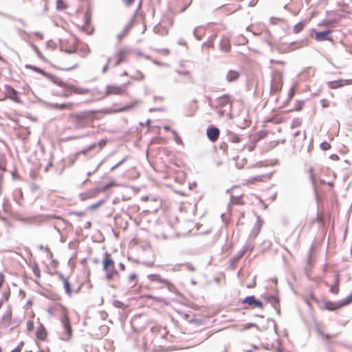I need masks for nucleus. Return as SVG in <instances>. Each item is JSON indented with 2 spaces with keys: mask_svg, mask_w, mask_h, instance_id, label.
I'll return each mask as SVG.
<instances>
[{
  "mask_svg": "<svg viewBox=\"0 0 352 352\" xmlns=\"http://www.w3.org/2000/svg\"><path fill=\"white\" fill-rule=\"evenodd\" d=\"M305 25V21H300L299 23H298L297 24H296L294 27V29H293V31L294 33L296 34H298L299 33L300 31L302 30V29L304 28Z\"/></svg>",
  "mask_w": 352,
  "mask_h": 352,
  "instance_id": "obj_22",
  "label": "nucleus"
},
{
  "mask_svg": "<svg viewBox=\"0 0 352 352\" xmlns=\"http://www.w3.org/2000/svg\"><path fill=\"white\" fill-rule=\"evenodd\" d=\"M175 141L177 144H179L182 143V140L179 135H175Z\"/></svg>",
  "mask_w": 352,
  "mask_h": 352,
  "instance_id": "obj_48",
  "label": "nucleus"
},
{
  "mask_svg": "<svg viewBox=\"0 0 352 352\" xmlns=\"http://www.w3.org/2000/svg\"><path fill=\"white\" fill-rule=\"evenodd\" d=\"M177 73L179 74V75H182V76H190V72L188 71H178Z\"/></svg>",
  "mask_w": 352,
  "mask_h": 352,
  "instance_id": "obj_49",
  "label": "nucleus"
},
{
  "mask_svg": "<svg viewBox=\"0 0 352 352\" xmlns=\"http://www.w3.org/2000/svg\"><path fill=\"white\" fill-rule=\"evenodd\" d=\"M50 105L55 109H61V110H63L65 109H70L72 107V104L70 102L69 103H62V104L52 103Z\"/></svg>",
  "mask_w": 352,
  "mask_h": 352,
  "instance_id": "obj_21",
  "label": "nucleus"
},
{
  "mask_svg": "<svg viewBox=\"0 0 352 352\" xmlns=\"http://www.w3.org/2000/svg\"><path fill=\"white\" fill-rule=\"evenodd\" d=\"M211 46H212V43L210 42H205L202 44V47H210Z\"/></svg>",
  "mask_w": 352,
  "mask_h": 352,
  "instance_id": "obj_50",
  "label": "nucleus"
},
{
  "mask_svg": "<svg viewBox=\"0 0 352 352\" xmlns=\"http://www.w3.org/2000/svg\"><path fill=\"white\" fill-rule=\"evenodd\" d=\"M3 281H4V276L3 274L0 273V287H1Z\"/></svg>",
  "mask_w": 352,
  "mask_h": 352,
  "instance_id": "obj_54",
  "label": "nucleus"
},
{
  "mask_svg": "<svg viewBox=\"0 0 352 352\" xmlns=\"http://www.w3.org/2000/svg\"><path fill=\"white\" fill-rule=\"evenodd\" d=\"M219 129L216 126H210L208 128L206 131L208 138L212 142H215L217 140L219 136Z\"/></svg>",
  "mask_w": 352,
  "mask_h": 352,
  "instance_id": "obj_11",
  "label": "nucleus"
},
{
  "mask_svg": "<svg viewBox=\"0 0 352 352\" xmlns=\"http://www.w3.org/2000/svg\"><path fill=\"white\" fill-rule=\"evenodd\" d=\"M77 67H78V64L76 63L73 66L67 67V68H64L63 69V68H60V67H56V68L58 69H60V70L71 71V70L74 69H76Z\"/></svg>",
  "mask_w": 352,
  "mask_h": 352,
  "instance_id": "obj_40",
  "label": "nucleus"
},
{
  "mask_svg": "<svg viewBox=\"0 0 352 352\" xmlns=\"http://www.w3.org/2000/svg\"><path fill=\"white\" fill-rule=\"evenodd\" d=\"M231 45L229 41L226 38H223L220 41L219 49L222 52H228L230 50Z\"/></svg>",
  "mask_w": 352,
  "mask_h": 352,
  "instance_id": "obj_17",
  "label": "nucleus"
},
{
  "mask_svg": "<svg viewBox=\"0 0 352 352\" xmlns=\"http://www.w3.org/2000/svg\"><path fill=\"white\" fill-rule=\"evenodd\" d=\"M113 60V57H109L107 59V62L105 65L103 67L102 69V72L103 74L106 73L109 69V64Z\"/></svg>",
  "mask_w": 352,
  "mask_h": 352,
  "instance_id": "obj_30",
  "label": "nucleus"
},
{
  "mask_svg": "<svg viewBox=\"0 0 352 352\" xmlns=\"http://www.w3.org/2000/svg\"><path fill=\"white\" fill-rule=\"evenodd\" d=\"M35 35L40 37V38H43V34L41 32H35Z\"/></svg>",
  "mask_w": 352,
  "mask_h": 352,
  "instance_id": "obj_64",
  "label": "nucleus"
},
{
  "mask_svg": "<svg viewBox=\"0 0 352 352\" xmlns=\"http://www.w3.org/2000/svg\"><path fill=\"white\" fill-rule=\"evenodd\" d=\"M193 34L197 40H201L203 33H200L198 28H195L193 31Z\"/></svg>",
  "mask_w": 352,
  "mask_h": 352,
  "instance_id": "obj_33",
  "label": "nucleus"
},
{
  "mask_svg": "<svg viewBox=\"0 0 352 352\" xmlns=\"http://www.w3.org/2000/svg\"><path fill=\"white\" fill-rule=\"evenodd\" d=\"M147 277L151 281H155L158 278V274H148Z\"/></svg>",
  "mask_w": 352,
  "mask_h": 352,
  "instance_id": "obj_45",
  "label": "nucleus"
},
{
  "mask_svg": "<svg viewBox=\"0 0 352 352\" xmlns=\"http://www.w3.org/2000/svg\"><path fill=\"white\" fill-rule=\"evenodd\" d=\"M242 305H248V307L245 306V309H248L249 307H260L262 308L263 307V304L261 300H257L254 296H248L245 298H243L241 301Z\"/></svg>",
  "mask_w": 352,
  "mask_h": 352,
  "instance_id": "obj_7",
  "label": "nucleus"
},
{
  "mask_svg": "<svg viewBox=\"0 0 352 352\" xmlns=\"http://www.w3.org/2000/svg\"><path fill=\"white\" fill-rule=\"evenodd\" d=\"M32 271L34 274V275L37 277V278H40L41 276V274H40V270H39V267H38L37 265H33L32 267Z\"/></svg>",
  "mask_w": 352,
  "mask_h": 352,
  "instance_id": "obj_32",
  "label": "nucleus"
},
{
  "mask_svg": "<svg viewBox=\"0 0 352 352\" xmlns=\"http://www.w3.org/2000/svg\"><path fill=\"white\" fill-rule=\"evenodd\" d=\"M318 333L321 336H322L323 338H326V339H330L331 338V336L329 335V334H325L324 332L322 331V330L320 329H318L317 330Z\"/></svg>",
  "mask_w": 352,
  "mask_h": 352,
  "instance_id": "obj_41",
  "label": "nucleus"
},
{
  "mask_svg": "<svg viewBox=\"0 0 352 352\" xmlns=\"http://www.w3.org/2000/svg\"><path fill=\"white\" fill-rule=\"evenodd\" d=\"M239 77V73L234 70H229L226 74V80L228 82H232L237 80Z\"/></svg>",
  "mask_w": 352,
  "mask_h": 352,
  "instance_id": "obj_18",
  "label": "nucleus"
},
{
  "mask_svg": "<svg viewBox=\"0 0 352 352\" xmlns=\"http://www.w3.org/2000/svg\"><path fill=\"white\" fill-rule=\"evenodd\" d=\"M308 43H309L308 38H304V39H302L300 41L290 43L289 48L291 50L300 49V48L307 46Z\"/></svg>",
  "mask_w": 352,
  "mask_h": 352,
  "instance_id": "obj_12",
  "label": "nucleus"
},
{
  "mask_svg": "<svg viewBox=\"0 0 352 352\" xmlns=\"http://www.w3.org/2000/svg\"><path fill=\"white\" fill-rule=\"evenodd\" d=\"M61 323L64 330V333L61 335V339L67 341L71 338L72 336V330L70 325L69 316L66 313L64 314L63 318H61Z\"/></svg>",
  "mask_w": 352,
  "mask_h": 352,
  "instance_id": "obj_5",
  "label": "nucleus"
},
{
  "mask_svg": "<svg viewBox=\"0 0 352 352\" xmlns=\"http://www.w3.org/2000/svg\"><path fill=\"white\" fill-rule=\"evenodd\" d=\"M339 282H340V275H339V274H337L335 277V285H337L339 286Z\"/></svg>",
  "mask_w": 352,
  "mask_h": 352,
  "instance_id": "obj_51",
  "label": "nucleus"
},
{
  "mask_svg": "<svg viewBox=\"0 0 352 352\" xmlns=\"http://www.w3.org/2000/svg\"><path fill=\"white\" fill-rule=\"evenodd\" d=\"M36 336H37L38 338L43 340L45 338V336H46V331H45V330L43 328H42L40 330H38L36 331Z\"/></svg>",
  "mask_w": 352,
  "mask_h": 352,
  "instance_id": "obj_27",
  "label": "nucleus"
},
{
  "mask_svg": "<svg viewBox=\"0 0 352 352\" xmlns=\"http://www.w3.org/2000/svg\"><path fill=\"white\" fill-rule=\"evenodd\" d=\"M330 158L333 160H338L339 159V157L336 154H332L330 156Z\"/></svg>",
  "mask_w": 352,
  "mask_h": 352,
  "instance_id": "obj_56",
  "label": "nucleus"
},
{
  "mask_svg": "<svg viewBox=\"0 0 352 352\" xmlns=\"http://www.w3.org/2000/svg\"><path fill=\"white\" fill-rule=\"evenodd\" d=\"M114 185V183L113 182H111V183H109L107 184H106L104 186V189H107L108 188L111 187V186H113Z\"/></svg>",
  "mask_w": 352,
  "mask_h": 352,
  "instance_id": "obj_58",
  "label": "nucleus"
},
{
  "mask_svg": "<svg viewBox=\"0 0 352 352\" xmlns=\"http://www.w3.org/2000/svg\"><path fill=\"white\" fill-rule=\"evenodd\" d=\"M127 160V157H124L122 160H120L119 162H118L116 164H115L111 168V171L114 170L117 168H118L120 165H122L124 162H126Z\"/></svg>",
  "mask_w": 352,
  "mask_h": 352,
  "instance_id": "obj_31",
  "label": "nucleus"
},
{
  "mask_svg": "<svg viewBox=\"0 0 352 352\" xmlns=\"http://www.w3.org/2000/svg\"><path fill=\"white\" fill-rule=\"evenodd\" d=\"M139 102L138 101H136L133 103H131L130 104H128V105H125L122 108L120 109H118V110H116L114 111V112H120V111H128L131 109H132L134 106H135L137 104H138Z\"/></svg>",
  "mask_w": 352,
  "mask_h": 352,
  "instance_id": "obj_26",
  "label": "nucleus"
},
{
  "mask_svg": "<svg viewBox=\"0 0 352 352\" xmlns=\"http://www.w3.org/2000/svg\"><path fill=\"white\" fill-rule=\"evenodd\" d=\"M136 74L137 75L132 76L131 78L136 80H143L144 79V75L140 71H137Z\"/></svg>",
  "mask_w": 352,
  "mask_h": 352,
  "instance_id": "obj_29",
  "label": "nucleus"
},
{
  "mask_svg": "<svg viewBox=\"0 0 352 352\" xmlns=\"http://www.w3.org/2000/svg\"><path fill=\"white\" fill-rule=\"evenodd\" d=\"M300 123V122L298 120L294 121V123L292 124V127H294L296 125H298Z\"/></svg>",
  "mask_w": 352,
  "mask_h": 352,
  "instance_id": "obj_63",
  "label": "nucleus"
},
{
  "mask_svg": "<svg viewBox=\"0 0 352 352\" xmlns=\"http://www.w3.org/2000/svg\"><path fill=\"white\" fill-rule=\"evenodd\" d=\"M294 94V89L292 88L289 93V98H292Z\"/></svg>",
  "mask_w": 352,
  "mask_h": 352,
  "instance_id": "obj_59",
  "label": "nucleus"
},
{
  "mask_svg": "<svg viewBox=\"0 0 352 352\" xmlns=\"http://www.w3.org/2000/svg\"><path fill=\"white\" fill-rule=\"evenodd\" d=\"M118 266H119V268L120 269V270L124 271L125 270V265L124 263H120Z\"/></svg>",
  "mask_w": 352,
  "mask_h": 352,
  "instance_id": "obj_57",
  "label": "nucleus"
},
{
  "mask_svg": "<svg viewBox=\"0 0 352 352\" xmlns=\"http://www.w3.org/2000/svg\"><path fill=\"white\" fill-rule=\"evenodd\" d=\"M94 111H83L69 115V120L75 129H81L91 125L94 119Z\"/></svg>",
  "mask_w": 352,
  "mask_h": 352,
  "instance_id": "obj_1",
  "label": "nucleus"
},
{
  "mask_svg": "<svg viewBox=\"0 0 352 352\" xmlns=\"http://www.w3.org/2000/svg\"><path fill=\"white\" fill-rule=\"evenodd\" d=\"M256 324L254 323H246L243 325V330L250 329L253 327H256Z\"/></svg>",
  "mask_w": 352,
  "mask_h": 352,
  "instance_id": "obj_43",
  "label": "nucleus"
},
{
  "mask_svg": "<svg viewBox=\"0 0 352 352\" xmlns=\"http://www.w3.org/2000/svg\"><path fill=\"white\" fill-rule=\"evenodd\" d=\"M6 96L16 102H20V98L18 92L12 87H8L6 91Z\"/></svg>",
  "mask_w": 352,
  "mask_h": 352,
  "instance_id": "obj_14",
  "label": "nucleus"
},
{
  "mask_svg": "<svg viewBox=\"0 0 352 352\" xmlns=\"http://www.w3.org/2000/svg\"><path fill=\"white\" fill-rule=\"evenodd\" d=\"M31 46H32V47L33 50L34 51V52L36 53V54L37 55V56H38V58H43V56H42L41 52H40V50H38V48L36 45H33V44H32V45H31Z\"/></svg>",
  "mask_w": 352,
  "mask_h": 352,
  "instance_id": "obj_35",
  "label": "nucleus"
},
{
  "mask_svg": "<svg viewBox=\"0 0 352 352\" xmlns=\"http://www.w3.org/2000/svg\"><path fill=\"white\" fill-rule=\"evenodd\" d=\"M270 62L272 63H278V64H283V61H280V60H271Z\"/></svg>",
  "mask_w": 352,
  "mask_h": 352,
  "instance_id": "obj_61",
  "label": "nucleus"
},
{
  "mask_svg": "<svg viewBox=\"0 0 352 352\" xmlns=\"http://www.w3.org/2000/svg\"><path fill=\"white\" fill-rule=\"evenodd\" d=\"M214 106L219 117L227 116L232 118V102L228 95L217 98L214 102Z\"/></svg>",
  "mask_w": 352,
  "mask_h": 352,
  "instance_id": "obj_2",
  "label": "nucleus"
},
{
  "mask_svg": "<svg viewBox=\"0 0 352 352\" xmlns=\"http://www.w3.org/2000/svg\"><path fill=\"white\" fill-rule=\"evenodd\" d=\"M115 305H116V307H117L121 308V307L124 305V304H123L122 302H120V301H116V302H115Z\"/></svg>",
  "mask_w": 352,
  "mask_h": 352,
  "instance_id": "obj_53",
  "label": "nucleus"
},
{
  "mask_svg": "<svg viewBox=\"0 0 352 352\" xmlns=\"http://www.w3.org/2000/svg\"><path fill=\"white\" fill-rule=\"evenodd\" d=\"M330 292L333 294H338L339 292V286L337 285H333L330 289Z\"/></svg>",
  "mask_w": 352,
  "mask_h": 352,
  "instance_id": "obj_39",
  "label": "nucleus"
},
{
  "mask_svg": "<svg viewBox=\"0 0 352 352\" xmlns=\"http://www.w3.org/2000/svg\"><path fill=\"white\" fill-rule=\"evenodd\" d=\"M309 177H310V179L311 181V183H312L313 186L315 187L316 181H315V179H314V171H313V168H310L309 169Z\"/></svg>",
  "mask_w": 352,
  "mask_h": 352,
  "instance_id": "obj_36",
  "label": "nucleus"
},
{
  "mask_svg": "<svg viewBox=\"0 0 352 352\" xmlns=\"http://www.w3.org/2000/svg\"><path fill=\"white\" fill-rule=\"evenodd\" d=\"M282 87L281 78L279 74L274 75L270 82V90L272 92L279 91Z\"/></svg>",
  "mask_w": 352,
  "mask_h": 352,
  "instance_id": "obj_10",
  "label": "nucleus"
},
{
  "mask_svg": "<svg viewBox=\"0 0 352 352\" xmlns=\"http://www.w3.org/2000/svg\"><path fill=\"white\" fill-rule=\"evenodd\" d=\"M331 33L330 30H324L321 32H316L315 34V39L317 41H324L329 40V36Z\"/></svg>",
  "mask_w": 352,
  "mask_h": 352,
  "instance_id": "obj_16",
  "label": "nucleus"
},
{
  "mask_svg": "<svg viewBox=\"0 0 352 352\" xmlns=\"http://www.w3.org/2000/svg\"><path fill=\"white\" fill-rule=\"evenodd\" d=\"M135 19L136 14H133L129 23L124 26L123 30L118 34L117 38L118 42H120L129 34L135 24Z\"/></svg>",
  "mask_w": 352,
  "mask_h": 352,
  "instance_id": "obj_8",
  "label": "nucleus"
},
{
  "mask_svg": "<svg viewBox=\"0 0 352 352\" xmlns=\"http://www.w3.org/2000/svg\"><path fill=\"white\" fill-rule=\"evenodd\" d=\"M348 81H349L348 80H340L329 82L328 86L330 89H336V88L343 86L344 82H348Z\"/></svg>",
  "mask_w": 352,
  "mask_h": 352,
  "instance_id": "obj_20",
  "label": "nucleus"
},
{
  "mask_svg": "<svg viewBox=\"0 0 352 352\" xmlns=\"http://www.w3.org/2000/svg\"><path fill=\"white\" fill-rule=\"evenodd\" d=\"M352 302V293L346 298H344L339 302H331V301H323L322 309H325L329 311H333L338 308H340L344 305H346Z\"/></svg>",
  "mask_w": 352,
  "mask_h": 352,
  "instance_id": "obj_4",
  "label": "nucleus"
},
{
  "mask_svg": "<svg viewBox=\"0 0 352 352\" xmlns=\"http://www.w3.org/2000/svg\"><path fill=\"white\" fill-rule=\"evenodd\" d=\"M177 43L180 45H186V42L182 38L179 39L177 41Z\"/></svg>",
  "mask_w": 352,
  "mask_h": 352,
  "instance_id": "obj_52",
  "label": "nucleus"
},
{
  "mask_svg": "<svg viewBox=\"0 0 352 352\" xmlns=\"http://www.w3.org/2000/svg\"><path fill=\"white\" fill-rule=\"evenodd\" d=\"M103 270L105 273V278L107 280H114L119 277L118 272L115 269L114 261L107 253L102 261Z\"/></svg>",
  "mask_w": 352,
  "mask_h": 352,
  "instance_id": "obj_3",
  "label": "nucleus"
},
{
  "mask_svg": "<svg viewBox=\"0 0 352 352\" xmlns=\"http://www.w3.org/2000/svg\"><path fill=\"white\" fill-rule=\"evenodd\" d=\"M107 143V140H101L100 141L98 142V146H100V147H103Z\"/></svg>",
  "mask_w": 352,
  "mask_h": 352,
  "instance_id": "obj_47",
  "label": "nucleus"
},
{
  "mask_svg": "<svg viewBox=\"0 0 352 352\" xmlns=\"http://www.w3.org/2000/svg\"><path fill=\"white\" fill-rule=\"evenodd\" d=\"M320 147L323 151H327L331 148V146L327 142H323L320 144Z\"/></svg>",
  "mask_w": 352,
  "mask_h": 352,
  "instance_id": "obj_34",
  "label": "nucleus"
},
{
  "mask_svg": "<svg viewBox=\"0 0 352 352\" xmlns=\"http://www.w3.org/2000/svg\"><path fill=\"white\" fill-rule=\"evenodd\" d=\"M156 282H158V283H164L166 285H168L169 284V282L165 279H163L162 278H161L160 276V275H158V278H156Z\"/></svg>",
  "mask_w": 352,
  "mask_h": 352,
  "instance_id": "obj_44",
  "label": "nucleus"
},
{
  "mask_svg": "<svg viewBox=\"0 0 352 352\" xmlns=\"http://www.w3.org/2000/svg\"><path fill=\"white\" fill-rule=\"evenodd\" d=\"M136 279H137V275L135 273H132L129 276V282L133 285V286H135L136 284Z\"/></svg>",
  "mask_w": 352,
  "mask_h": 352,
  "instance_id": "obj_28",
  "label": "nucleus"
},
{
  "mask_svg": "<svg viewBox=\"0 0 352 352\" xmlns=\"http://www.w3.org/2000/svg\"><path fill=\"white\" fill-rule=\"evenodd\" d=\"M245 250H242L238 253V254L234 258V261L237 262L244 255Z\"/></svg>",
  "mask_w": 352,
  "mask_h": 352,
  "instance_id": "obj_38",
  "label": "nucleus"
},
{
  "mask_svg": "<svg viewBox=\"0 0 352 352\" xmlns=\"http://www.w3.org/2000/svg\"><path fill=\"white\" fill-rule=\"evenodd\" d=\"M44 77H45L46 78H47L48 80L52 81L54 84L58 85L60 87L66 88V85L67 84L63 82L62 81V80L60 78H59L58 77H57L54 75L48 74L47 72H46V75H45Z\"/></svg>",
  "mask_w": 352,
  "mask_h": 352,
  "instance_id": "obj_13",
  "label": "nucleus"
},
{
  "mask_svg": "<svg viewBox=\"0 0 352 352\" xmlns=\"http://www.w3.org/2000/svg\"><path fill=\"white\" fill-rule=\"evenodd\" d=\"M66 88L72 90L74 93L76 94H86L89 91V90L87 88L78 87L72 84H67L66 85Z\"/></svg>",
  "mask_w": 352,
  "mask_h": 352,
  "instance_id": "obj_15",
  "label": "nucleus"
},
{
  "mask_svg": "<svg viewBox=\"0 0 352 352\" xmlns=\"http://www.w3.org/2000/svg\"><path fill=\"white\" fill-rule=\"evenodd\" d=\"M25 68L27 69H32L37 73H39L41 74V75H43V76L45 75H46V72H44L43 70H42L41 69H40L39 67H37L34 65H25Z\"/></svg>",
  "mask_w": 352,
  "mask_h": 352,
  "instance_id": "obj_24",
  "label": "nucleus"
},
{
  "mask_svg": "<svg viewBox=\"0 0 352 352\" xmlns=\"http://www.w3.org/2000/svg\"><path fill=\"white\" fill-rule=\"evenodd\" d=\"M228 140L233 143H238L240 142L241 138L239 135L234 133H230L228 134Z\"/></svg>",
  "mask_w": 352,
  "mask_h": 352,
  "instance_id": "obj_23",
  "label": "nucleus"
},
{
  "mask_svg": "<svg viewBox=\"0 0 352 352\" xmlns=\"http://www.w3.org/2000/svg\"><path fill=\"white\" fill-rule=\"evenodd\" d=\"M186 269L189 271H191V272H194L195 270V268L194 266H192L191 264L190 263H187L186 265Z\"/></svg>",
  "mask_w": 352,
  "mask_h": 352,
  "instance_id": "obj_46",
  "label": "nucleus"
},
{
  "mask_svg": "<svg viewBox=\"0 0 352 352\" xmlns=\"http://www.w3.org/2000/svg\"><path fill=\"white\" fill-rule=\"evenodd\" d=\"M70 214H74V215H75L76 217H82L85 216V212L73 211V212H71Z\"/></svg>",
  "mask_w": 352,
  "mask_h": 352,
  "instance_id": "obj_42",
  "label": "nucleus"
},
{
  "mask_svg": "<svg viewBox=\"0 0 352 352\" xmlns=\"http://www.w3.org/2000/svg\"><path fill=\"white\" fill-rule=\"evenodd\" d=\"M126 94V84L122 85H108L106 87L105 96L124 95Z\"/></svg>",
  "mask_w": 352,
  "mask_h": 352,
  "instance_id": "obj_6",
  "label": "nucleus"
},
{
  "mask_svg": "<svg viewBox=\"0 0 352 352\" xmlns=\"http://www.w3.org/2000/svg\"><path fill=\"white\" fill-rule=\"evenodd\" d=\"M96 145H97L96 144H93L90 145L89 146H88L87 150H89V151L94 149V148H96Z\"/></svg>",
  "mask_w": 352,
  "mask_h": 352,
  "instance_id": "obj_60",
  "label": "nucleus"
},
{
  "mask_svg": "<svg viewBox=\"0 0 352 352\" xmlns=\"http://www.w3.org/2000/svg\"><path fill=\"white\" fill-rule=\"evenodd\" d=\"M104 204V201L103 200H101L96 204H91L90 206H89V208L91 210H95L97 208H98L99 206H100L102 204Z\"/></svg>",
  "mask_w": 352,
  "mask_h": 352,
  "instance_id": "obj_37",
  "label": "nucleus"
},
{
  "mask_svg": "<svg viewBox=\"0 0 352 352\" xmlns=\"http://www.w3.org/2000/svg\"><path fill=\"white\" fill-rule=\"evenodd\" d=\"M20 351H21V348L19 346L16 348H15L13 350H12L10 352H20Z\"/></svg>",
  "mask_w": 352,
  "mask_h": 352,
  "instance_id": "obj_62",
  "label": "nucleus"
},
{
  "mask_svg": "<svg viewBox=\"0 0 352 352\" xmlns=\"http://www.w3.org/2000/svg\"><path fill=\"white\" fill-rule=\"evenodd\" d=\"M61 279L63 282V287L65 289V291L66 294L71 296L72 295V291L70 287V283L68 281L67 278H66L64 276L61 275Z\"/></svg>",
  "mask_w": 352,
  "mask_h": 352,
  "instance_id": "obj_19",
  "label": "nucleus"
},
{
  "mask_svg": "<svg viewBox=\"0 0 352 352\" xmlns=\"http://www.w3.org/2000/svg\"><path fill=\"white\" fill-rule=\"evenodd\" d=\"M122 1L125 5L129 6L133 3V0H122Z\"/></svg>",
  "mask_w": 352,
  "mask_h": 352,
  "instance_id": "obj_55",
  "label": "nucleus"
},
{
  "mask_svg": "<svg viewBox=\"0 0 352 352\" xmlns=\"http://www.w3.org/2000/svg\"><path fill=\"white\" fill-rule=\"evenodd\" d=\"M129 54V50L126 49H122L118 50L114 56H113V60H115L114 66H118L123 61H124L127 54Z\"/></svg>",
  "mask_w": 352,
  "mask_h": 352,
  "instance_id": "obj_9",
  "label": "nucleus"
},
{
  "mask_svg": "<svg viewBox=\"0 0 352 352\" xmlns=\"http://www.w3.org/2000/svg\"><path fill=\"white\" fill-rule=\"evenodd\" d=\"M267 301H269L274 309H276V305H278V299L274 296H269L267 297Z\"/></svg>",
  "mask_w": 352,
  "mask_h": 352,
  "instance_id": "obj_25",
  "label": "nucleus"
}]
</instances>
